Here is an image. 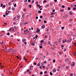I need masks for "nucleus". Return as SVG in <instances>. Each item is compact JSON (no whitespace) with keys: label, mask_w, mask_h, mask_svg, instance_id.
Masks as SVG:
<instances>
[{"label":"nucleus","mask_w":76,"mask_h":76,"mask_svg":"<svg viewBox=\"0 0 76 76\" xmlns=\"http://www.w3.org/2000/svg\"><path fill=\"white\" fill-rule=\"evenodd\" d=\"M71 66H72V67H74L75 66V62H73L72 63V64H71Z\"/></svg>","instance_id":"obj_1"},{"label":"nucleus","mask_w":76,"mask_h":76,"mask_svg":"<svg viewBox=\"0 0 76 76\" xmlns=\"http://www.w3.org/2000/svg\"><path fill=\"white\" fill-rule=\"evenodd\" d=\"M56 69L54 68L52 70V72L53 73H56Z\"/></svg>","instance_id":"obj_2"},{"label":"nucleus","mask_w":76,"mask_h":76,"mask_svg":"<svg viewBox=\"0 0 76 76\" xmlns=\"http://www.w3.org/2000/svg\"><path fill=\"white\" fill-rule=\"evenodd\" d=\"M29 31H28V29H26V30H24V34H25V33H26V32H29Z\"/></svg>","instance_id":"obj_3"},{"label":"nucleus","mask_w":76,"mask_h":76,"mask_svg":"<svg viewBox=\"0 0 76 76\" xmlns=\"http://www.w3.org/2000/svg\"><path fill=\"white\" fill-rule=\"evenodd\" d=\"M25 14L22 15V18H23V19H24V17H25Z\"/></svg>","instance_id":"obj_4"},{"label":"nucleus","mask_w":76,"mask_h":76,"mask_svg":"<svg viewBox=\"0 0 76 76\" xmlns=\"http://www.w3.org/2000/svg\"><path fill=\"white\" fill-rule=\"evenodd\" d=\"M26 41V39H23L22 41L23 42H25V41Z\"/></svg>","instance_id":"obj_5"},{"label":"nucleus","mask_w":76,"mask_h":76,"mask_svg":"<svg viewBox=\"0 0 76 76\" xmlns=\"http://www.w3.org/2000/svg\"><path fill=\"white\" fill-rule=\"evenodd\" d=\"M29 69H30V70H33V67H32V66H31L30 67Z\"/></svg>","instance_id":"obj_6"},{"label":"nucleus","mask_w":76,"mask_h":76,"mask_svg":"<svg viewBox=\"0 0 76 76\" xmlns=\"http://www.w3.org/2000/svg\"><path fill=\"white\" fill-rule=\"evenodd\" d=\"M41 28L42 29H44V28H45V25H43L42 26V27H41Z\"/></svg>","instance_id":"obj_7"},{"label":"nucleus","mask_w":76,"mask_h":76,"mask_svg":"<svg viewBox=\"0 0 76 76\" xmlns=\"http://www.w3.org/2000/svg\"><path fill=\"white\" fill-rule=\"evenodd\" d=\"M40 65H41V64L40 63H38L37 65V66H40Z\"/></svg>","instance_id":"obj_8"},{"label":"nucleus","mask_w":76,"mask_h":76,"mask_svg":"<svg viewBox=\"0 0 76 76\" xmlns=\"http://www.w3.org/2000/svg\"><path fill=\"white\" fill-rule=\"evenodd\" d=\"M12 11H14V10H15V8L14 7H12Z\"/></svg>","instance_id":"obj_9"},{"label":"nucleus","mask_w":76,"mask_h":76,"mask_svg":"<svg viewBox=\"0 0 76 76\" xmlns=\"http://www.w3.org/2000/svg\"><path fill=\"white\" fill-rule=\"evenodd\" d=\"M40 31V30H39V29L38 28L37 30V32L38 33V32H39Z\"/></svg>","instance_id":"obj_10"},{"label":"nucleus","mask_w":76,"mask_h":76,"mask_svg":"<svg viewBox=\"0 0 76 76\" xmlns=\"http://www.w3.org/2000/svg\"><path fill=\"white\" fill-rule=\"evenodd\" d=\"M48 6H49V5L47 4L45 6V8H46V7H48Z\"/></svg>","instance_id":"obj_11"},{"label":"nucleus","mask_w":76,"mask_h":76,"mask_svg":"<svg viewBox=\"0 0 76 76\" xmlns=\"http://www.w3.org/2000/svg\"><path fill=\"white\" fill-rule=\"evenodd\" d=\"M37 6L38 7V6H39V9H40V7H42V6H40V5L39 4V5L37 4Z\"/></svg>","instance_id":"obj_12"},{"label":"nucleus","mask_w":76,"mask_h":76,"mask_svg":"<svg viewBox=\"0 0 76 76\" xmlns=\"http://www.w3.org/2000/svg\"><path fill=\"white\" fill-rule=\"evenodd\" d=\"M69 15H72V11H69Z\"/></svg>","instance_id":"obj_13"},{"label":"nucleus","mask_w":76,"mask_h":76,"mask_svg":"<svg viewBox=\"0 0 76 76\" xmlns=\"http://www.w3.org/2000/svg\"><path fill=\"white\" fill-rule=\"evenodd\" d=\"M31 45H33V46H34V45H35V43H31Z\"/></svg>","instance_id":"obj_14"},{"label":"nucleus","mask_w":76,"mask_h":76,"mask_svg":"<svg viewBox=\"0 0 76 76\" xmlns=\"http://www.w3.org/2000/svg\"><path fill=\"white\" fill-rule=\"evenodd\" d=\"M38 13H41V11L40 10L38 11Z\"/></svg>","instance_id":"obj_15"},{"label":"nucleus","mask_w":76,"mask_h":76,"mask_svg":"<svg viewBox=\"0 0 76 76\" xmlns=\"http://www.w3.org/2000/svg\"><path fill=\"white\" fill-rule=\"evenodd\" d=\"M50 76H52L53 75V73H51V72H50Z\"/></svg>","instance_id":"obj_16"},{"label":"nucleus","mask_w":76,"mask_h":76,"mask_svg":"<svg viewBox=\"0 0 76 76\" xmlns=\"http://www.w3.org/2000/svg\"><path fill=\"white\" fill-rule=\"evenodd\" d=\"M61 28L63 30L64 29V27H61Z\"/></svg>","instance_id":"obj_17"},{"label":"nucleus","mask_w":76,"mask_h":76,"mask_svg":"<svg viewBox=\"0 0 76 76\" xmlns=\"http://www.w3.org/2000/svg\"><path fill=\"white\" fill-rule=\"evenodd\" d=\"M42 67L43 69H45V66H42Z\"/></svg>","instance_id":"obj_18"},{"label":"nucleus","mask_w":76,"mask_h":76,"mask_svg":"<svg viewBox=\"0 0 76 76\" xmlns=\"http://www.w3.org/2000/svg\"><path fill=\"white\" fill-rule=\"evenodd\" d=\"M43 3H47V1L46 0H44L43 1Z\"/></svg>","instance_id":"obj_19"},{"label":"nucleus","mask_w":76,"mask_h":76,"mask_svg":"<svg viewBox=\"0 0 76 76\" xmlns=\"http://www.w3.org/2000/svg\"><path fill=\"white\" fill-rule=\"evenodd\" d=\"M11 7L10 6L9 8H8V10H11Z\"/></svg>","instance_id":"obj_20"},{"label":"nucleus","mask_w":76,"mask_h":76,"mask_svg":"<svg viewBox=\"0 0 76 76\" xmlns=\"http://www.w3.org/2000/svg\"><path fill=\"white\" fill-rule=\"evenodd\" d=\"M68 10H70V7H69L68 8Z\"/></svg>","instance_id":"obj_21"},{"label":"nucleus","mask_w":76,"mask_h":76,"mask_svg":"<svg viewBox=\"0 0 76 76\" xmlns=\"http://www.w3.org/2000/svg\"><path fill=\"white\" fill-rule=\"evenodd\" d=\"M55 13H53V12H52L51 13V15H54V14H55Z\"/></svg>","instance_id":"obj_22"},{"label":"nucleus","mask_w":76,"mask_h":76,"mask_svg":"<svg viewBox=\"0 0 76 76\" xmlns=\"http://www.w3.org/2000/svg\"><path fill=\"white\" fill-rule=\"evenodd\" d=\"M76 8L75 7H74L73 8V10H76Z\"/></svg>","instance_id":"obj_23"},{"label":"nucleus","mask_w":76,"mask_h":76,"mask_svg":"<svg viewBox=\"0 0 76 76\" xmlns=\"http://www.w3.org/2000/svg\"><path fill=\"white\" fill-rule=\"evenodd\" d=\"M28 7H30V8H31V5H29Z\"/></svg>","instance_id":"obj_24"},{"label":"nucleus","mask_w":76,"mask_h":76,"mask_svg":"<svg viewBox=\"0 0 76 76\" xmlns=\"http://www.w3.org/2000/svg\"><path fill=\"white\" fill-rule=\"evenodd\" d=\"M41 43H43L44 42V40H42L40 41Z\"/></svg>","instance_id":"obj_25"},{"label":"nucleus","mask_w":76,"mask_h":76,"mask_svg":"<svg viewBox=\"0 0 76 76\" xmlns=\"http://www.w3.org/2000/svg\"><path fill=\"white\" fill-rule=\"evenodd\" d=\"M47 73V71H46L44 72V73L45 74H46V73Z\"/></svg>","instance_id":"obj_26"},{"label":"nucleus","mask_w":76,"mask_h":76,"mask_svg":"<svg viewBox=\"0 0 76 76\" xmlns=\"http://www.w3.org/2000/svg\"><path fill=\"white\" fill-rule=\"evenodd\" d=\"M62 8H64V7H65V6H64V5H62Z\"/></svg>","instance_id":"obj_27"},{"label":"nucleus","mask_w":76,"mask_h":76,"mask_svg":"<svg viewBox=\"0 0 76 76\" xmlns=\"http://www.w3.org/2000/svg\"><path fill=\"white\" fill-rule=\"evenodd\" d=\"M8 51H12V49L10 48L8 50Z\"/></svg>","instance_id":"obj_28"},{"label":"nucleus","mask_w":76,"mask_h":76,"mask_svg":"<svg viewBox=\"0 0 76 76\" xmlns=\"http://www.w3.org/2000/svg\"><path fill=\"white\" fill-rule=\"evenodd\" d=\"M7 35H10V33H9V32L7 33Z\"/></svg>","instance_id":"obj_29"},{"label":"nucleus","mask_w":76,"mask_h":76,"mask_svg":"<svg viewBox=\"0 0 76 76\" xmlns=\"http://www.w3.org/2000/svg\"><path fill=\"white\" fill-rule=\"evenodd\" d=\"M16 6V4H15L14 5V7H15Z\"/></svg>","instance_id":"obj_30"},{"label":"nucleus","mask_w":76,"mask_h":76,"mask_svg":"<svg viewBox=\"0 0 76 76\" xmlns=\"http://www.w3.org/2000/svg\"><path fill=\"white\" fill-rule=\"evenodd\" d=\"M5 7H6V6H5V5H4L3 6H2V7H4V8H5Z\"/></svg>","instance_id":"obj_31"},{"label":"nucleus","mask_w":76,"mask_h":76,"mask_svg":"<svg viewBox=\"0 0 76 76\" xmlns=\"http://www.w3.org/2000/svg\"><path fill=\"white\" fill-rule=\"evenodd\" d=\"M62 41H63V43H65V42H66L64 40H62Z\"/></svg>","instance_id":"obj_32"},{"label":"nucleus","mask_w":76,"mask_h":76,"mask_svg":"<svg viewBox=\"0 0 76 76\" xmlns=\"http://www.w3.org/2000/svg\"><path fill=\"white\" fill-rule=\"evenodd\" d=\"M27 72H29V69H27Z\"/></svg>","instance_id":"obj_33"},{"label":"nucleus","mask_w":76,"mask_h":76,"mask_svg":"<svg viewBox=\"0 0 76 76\" xmlns=\"http://www.w3.org/2000/svg\"><path fill=\"white\" fill-rule=\"evenodd\" d=\"M61 47H62V48H63V47H64V46L63 45H61Z\"/></svg>","instance_id":"obj_34"},{"label":"nucleus","mask_w":76,"mask_h":76,"mask_svg":"<svg viewBox=\"0 0 76 76\" xmlns=\"http://www.w3.org/2000/svg\"><path fill=\"white\" fill-rule=\"evenodd\" d=\"M53 63H55V62H56V60H55L54 59L53 61Z\"/></svg>","instance_id":"obj_35"},{"label":"nucleus","mask_w":76,"mask_h":76,"mask_svg":"<svg viewBox=\"0 0 76 76\" xmlns=\"http://www.w3.org/2000/svg\"><path fill=\"white\" fill-rule=\"evenodd\" d=\"M40 18H41V19L42 18V16H40Z\"/></svg>","instance_id":"obj_36"},{"label":"nucleus","mask_w":76,"mask_h":76,"mask_svg":"<svg viewBox=\"0 0 76 76\" xmlns=\"http://www.w3.org/2000/svg\"><path fill=\"white\" fill-rule=\"evenodd\" d=\"M26 9H23V11H24V12H26Z\"/></svg>","instance_id":"obj_37"},{"label":"nucleus","mask_w":76,"mask_h":76,"mask_svg":"<svg viewBox=\"0 0 76 76\" xmlns=\"http://www.w3.org/2000/svg\"><path fill=\"white\" fill-rule=\"evenodd\" d=\"M44 23H47V21L46 20L44 21Z\"/></svg>","instance_id":"obj_38"},{"label":"nucleus","mask_w":76,"mask_h":76,"mask_svg":"<svg viewBox=\"0 0 76 76\" xmlns=\"http://www.w3.org/2000/svg\"><path fill=\"white\" fill-rule=\"evenodd\" d=\"M40 48H42V46H39Z\"/></svg>","instance_id":"obj_39"},{"label":"nucleus","mask_w":76,"mask_h":76,"mask_svg":"<svg viewBox=\"0 0 76 76\" xmlns=\"http://www.w3.org/2000/svg\"><path fill=\"white\" fill-rule=\"evenodd\" d=\"M45 38H47V35L45 36Z\"/></svg>","instance_id":"obj_40"},{"label":"nucleus","mask_w":76,"mask_h":76,"mask_svg":"<svg viewBox=\"0 0 76 76\" xmlns=\"http://www.w3.org/2000/svg\"><path fill=\"white\" fill-rule=\"evenodd\" d=\"M37 37H38V36L37 35H36L35 36V38H37Z\"/></svg>","instance_id":"obj_41"},{"label":"nucleus","mask_w":76,"mask_h":76,"mask_svg":"<svg viewBox=\"0 0 76 76\" xmlns=\"http://www.w3.org/2000/svg\"><path fill=\"white\" fill-rule=\"evenodd\" d=\"M42 72H41L40 73V75H42Z\"/></svg>","instance_id":"obj_42"},{"label":"nucleus","mask_w":76,"mask_h":76,"mask_svg":"<svg viewBox=\"0 0 76 76\" xmlns=\"http://www.w3.org/2000/svg\"><path fill=\"white\" fill-rule=\"evenodd\" d=\"M53 17H54V16L53 15L50 16L51 18H53Z\"/></svg>","instance_id":"obj_43"},{"label":"nucleus","mask_w":76,"mask_h":76,"mask_svg":"<svg viewBox=\"0 0 76 76\" xmlns=\"http://www.w3.org/2000/svg\"><path fill=\"white\" fill-rule=\"evenodd\" d=\"M70 76H73V74H72V73H71V74H70Z\"/></svg>","instance_id":"obj_44"},{"label":"nucleus","mask_w":76,"mask_h":76,"mask_svg":"<svg viewBox=\"0 0 76 76\" xmlns=\"http://www.w3.org/2000/svg\"><path fill=\"white\" fill-rule=\"evenodd\" d=\"M48 44H50L51 42H48Z\"/></svg>","instance_id":"obj_45"},{"label":"nucleus","mask_w":76,"mask_h":76,"mask_svg":"<svg viewBox=\"0 0 76 76\" xmlns=\"http://www.w3.org/2000/svg\"><path fill=\"white\" fill-rule=\"evenodd\" d=\"M34 65H37V63H35V62H34Z\"/></svg>","instance_id":"obj_46"},{"label":"nucleus","mask_w":76,"mask_h":76,"mask_svg":"<svg viewBox=\"0 0 76 76\" xmlns=\"http://www.w3.org/2000/svg\"><path fill=\"white\" fill-rule=\"evenodd\" d=\"M6 15H9V13H6Z\"/></svg>","instance_id":"obj_47"},{"label":"nucleus","mask_w":76,"mask_h":76,"mask_svg":"<svg viewBox=\"0 0 76 76\" xmlns=\"http://www.w3.org/2000/svg\"><path fill=\"white\" fill-rule=\"evenodd\" d=\"M57 71H58V72H59V71H60V69H57Z\"/></svg>","instance_id":"obj_48"},{"label":"nucleus","mask_w":76,"mask_h":76,"mask_svg":"<svg viewBox=\"0 0 76 76\" xmlns=\"http://www.w3.org/2000/svg\"><path fill=\"white\" fill-rule=\"evenodd\" d=\"M43 57H44V59H45V56H43Z\"/></svg>","instance_id":"obj_49"},{"label":"nucleus","mask_w":76,"mask_h":76,"mask_svg":"<svg viewBox=\"0 0 76 76\" xmlns=\"http://www.w3.org/2000/svg\"><path fill=\"white\" fill-rule=\"evenodd\" d=\"M27 24H28V22H26L24 23V25H27Z\"/></svg>","instance_id":"obj_50"},{"label":"nucleus","mask_w":76,"mask_h":76,"mask_svg":"<svg viewBox=\"0 0 76 76\" xmlns=\"http://www.w3.org/2000/svg\"><path fill=\"white\" fill-rule=\"evenodd\" d=\"M2 6H3V4H1V7H2Z\"/></svg>","instance_id":"obj_51"},{"label":"nucleus","mask_w":76,"mask_h":76,"mask_svg":"<svg viewBox=\"0 0 76 76\" xmlns=\"http://www.w3.org/2000/svg\"><path fill=\"white\" fill-rule=\"evenodd\" d=\"M61 42V41H60V39H59V41L58 42Z\"/></svg>","instance_id":"obj_52"},{"label":"nucleus","mask_w":76,"mask_h":76,"mask_svg":"<svg viewBox=\"0 0 76 76\" xmlns=\"http://www.w3.org/2000/svg\"><path fill=\"white\" fill-rule=\"evenodd\" d=\"M16 57H17V58H18V59H19V57H18V56H17Z\"/></svg>","instance_id":"obj_53"},{"label":"nucleus","mask_w":76,"mask_h":76,"mask_svg":"<svg viewBox=\"0 0 76 76\" xmlns=\"http://www.w3.org/2000/svg\"><path fill=\"white\" fill-rule=\"evenodd\" d=\"M24 74H25V75H26V72H24Z\"/></svg>","instance_id":"obj_54"},{"label":"nucleus","mask_w":76,"mask_h":76,"mask_svg":"<svg viewBox=\"0 0 76 76\" xmlns=\"http://www.w3.org/2000/svg\"><path fill=\"white\" fill-rule=\"evenodd\" d=\"M20 16H19L18 17V19H20Z\"/></svg>","instance_id":"obj_55"},{"label":"nucleus","mask_w":76,"mask_h":76,"mask_svg":"<svg viewBox=\"0 0 76 76\" xmlns=\"http://www.w3.org/2000/svg\"><path fill=\"white\" fill-rule=\"evenodd\" d=\"M36 60H38V58H36Z\"/></svg>","instance_id":"obj_56"},{"label":"nucleus","mask_w":76,"mask_h":76,"mask_svg":"<svg viewBox=\"0 0 76 76\" xmlns=\"http://www.w3.org/2000/svg\"><path fill=\"white\" fill-rule=\"evenodd\" d=\"M36 19H38V17H36Z\"/></svg>","instance_id":"obj_57"},{"label":"nucleus","mask_w":76,"mask_h":76,"mask_svg":"<svg viewBox=\"0 0 76 76\" xmlns=\"http://www.w3.org/2000/svg\"><path fill=\"white\" fill-rule=\"evenodd\" d=\"M66 69H69V66H66Z\"/></svg>","instance_id":"obj_58"},{"label":"nucleus","mask_w":76,"mask_h":76,"mask_svg":"<svg viewBox=\"0 0 76 76\" xmlns=\"http://www.w3.org/2000/svg\"><path fill=\"white\" fill-rule=\"evenodd\" d=\"M55 12V10H53V12Z\"/></svg>","instance_id":"obj_59"},{"label":"nucleus","mask_w":76,"mask_h":76,"mask_svg":"<svg viewBox=\"0 0 76 76\" xmlns=\"http://www.w3.org/2000/svg\"><path fill=\"white\" fill-rule=\"evenodd\" d=\"M3 16L4 17V18H5V17H6V15H4Z\"/></svg>","instance_id":"obj_60"},{"label":"nucleus","mask_w":76,"mask_h":76,"mask_svg":"<svg viewBox=\"0 0 76 76\" xmlns=\"http://www.w3.org/2000/svg\"><path fill=\"white\" fill-rule=\"evenodd\" d=\"M27 59H26V58H25V59H24V60H25V61H26V60H27Z\"/></svg>","instance_id":"obj_61"},{"label":"nucleus","mask_w":76,"mask_h":76,"mask_svg":"<svg viewBox=\"0 0 76 76\" xmlns=\"http://www.w3.org/2000/svg\"><path fill=\"white\" fill-rule=\"evenodd\" d=\"M28 0H26L25 1H24V3H25V2H27V1Z\"/></svg>","instance_id":"obj_62"},{"label":"nucleus","mask_w":76,"mask_h":76,"mask_svg":"<svg viewBox=\"0 0 76 76\" xmlns=\"http://www.w3.org/2000/svg\"><path fill=\"white\" fill-rule=\"evenodd\" d=\"M28 2H31V0H28Z\"/></svg>","instance_id":"obj_63"},{"label":"nucleus","mask_w":76,"mask_h":76,"mask_svg":"<svg viewBox=\"0 0 76 76\" xmlns=\"http://www.w3.org/2000/svg\"><path fill=\"white\" fill-rule=\"evenodd\" d=\"M54 1H55V2H56L57 1V0H54Z\"/></svg>","instance_id":"obj_64"}]
</instances>
